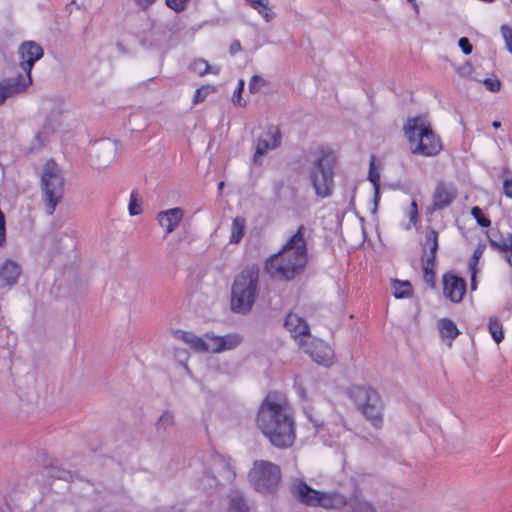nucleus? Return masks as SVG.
Listing matches in <instances>:
<instances>
[{
    "label": "nucleus",
    "mask_w": 512,
    "mask_h": 512,
    "mask_svg": "<svg viewBox=\"0 0 512 512\" xmlns=\"http://www.w3.org/2000/svg\"><path fill=\"white\" fill-rule=\"evenodd\" d=\"M256 422L273 446L283 449L294 443L296 438L294 420L281 394L277 392L267 394L258 410Z\"/></svg>",
    "instance_id": "1"
},
{
    "label": "nucleus",
    "mask_w": 512,
    "mask_h": 512,
    "mask_svg": "<svg viewBox=\"0 0 512 512\" xmlns=\"http://www.w3.org/2000/svg\"><path fill=\"white\" fill-rule=\"evenodd\" d=\"M307 232L308 229L300 225L281 250L266 260L264 269L271 277L290 281L304 271L309 260Z\"/></svg>",
    "instance_id": "2"
},
{
    "label": "nucleus",
    "mask_w": 512,
    "mask_h": 512,
    "mask_svg": "<svg viewBox=\"0 0 512 512\" xmlns=\"http://www.w3.org/2000/svg\"><path fill=\"white\" fill-rule=\"evenodd\" d=\"M259 267H245L235 278L231 287V310L236 314L247 315L258 297Z\"/></svg>",
    "instance_id": "3"
},
{
    "label": "nucleus",
    "mask_w": 512,
    "mask_h": 512,
    "mask_svg": "<svg viewBox=\"0 0 512 512\" xmlns=\"http://www.w3.org/2000/svg\"><path fill=\"white\" fill-rule=\"evenodd\" d=\"M412 154L433 157L442 150L441 139L431 124L422 117L409 118L403 127Z\"/></svg>",
    "instance_id": "4"
},
{
    "label": "nucleus",
    "mask_w": 512,
    "mask_h": 512,
    "mask_svg": "<svg viewBox=\"0 0 512 512\" xmlns=\"http://www.w3.org/2000/svg\"><path fill=\"white\" fill-rule=\"evenodd\" d=\"M349 396L373 427L380 429L383 426L384 403L375 389L353 386L349 390Z\"/></svg>",
    "instance_id": "5"
},
{
    "label": "nucleus",
    "mask_w": 512,
    "mask_h": 512,
    "mask_svg": "<svg viewBox=\"0 0 512 512\" xmlns=\"http://www.w3.org/2000/svg\"><path fill=\"white\" fill-rule=\"evenodd\" d=\"M335 157L330 150L321 149L309 171V178L317 196L329 197L334 188Z\"/></svg>",
    "instance_id": "6"
},
{
    "label": "nucleus",
    "mask_w": 512,
    "mask_h": 512,
    "mask_svg": "<svg viewBox=\"0 0 512 512\" xmlns=\"http://www.w3.org/2000/svg\"><path fill=\"white\" fill-rule=\"evenodd\" d=\"M41 187L46 212L48 215H52L64 193V177L60 167L53 160L47 161L44 165Z\"/></svg>",
    "instance_id": "7"
},
{
    "label": "nucleus",
    "mask_w": 512,
    "mask_h": 512,
    "mask_svg": "<svg viewBox=\"0 0 512 512\" xmlns=\"http://www.w3.org/2000/svg\"><path fill=\"white\" fill-rule=\"evenodd\" d=\"M248 478L252 487L258 493L272 495L276 493L281 481V469L272 462L258 460L254 462Z\"/></svg>",
    "instance_id": "8"
},
{
    "label": "nucleus",
    "mask_w": 512,
    "mask_h": 512,
    "mask_svg": "<svg viewBox=\"0 0 512 512\" xmlns=\"http://www.w3.org/2000/svg\"><path fill=\"white\" fill-rule=\"evenodd\" d=\"M290 492L297 501L306 506L328 508L332 501L328 493L313 489L301 479H294L291 482Z\"/></svg>",
    "instance_id": "9"
},
{
    "label": "nucleus",
    "mask_w": 512,
    "mask_h": 512,
    "mask_svg": "<svg viewBox=\"0 0 512 512\" xmlns=\"http://www.w3.org/2000/svg\"><path fill=\"white\" fill-rule=\"evenodd\" d=\"M211 471V475H206L201 480V484L204 489L207 487L212 489L219 485L231 484L236 477V473L231 466L230 460L221 455L214 457Z\"/></svg>",
    "instance_id": "10"
},
{
    "label": "nucleus",
    "mask_w": 512,
    "mask_h": 512,
    "mask_svg": "<svg viewBox=\"0 0 512 512\" xmlns=\"http://www.w3.org/2000/svg\"><path fill=\"white\" fill-rule=\"evenodd\" d=\"M18 54L21 59L20 67L26 73V82H29L30 85L32 83L31 70L34 64L43 57V48L34 41H25L20 45Z\"/></svg>",
    "instance_id": "11"
},
{
    "label": "nucleus",
    "mask_w": 512,
    "mask_h": 512,
    "mask_svg": "<svg viewBox=\"0 0 512 512\" xmlns=\"http://www.w3.org/2000/svg\"><path fill=\"white\" fill-rule=\"evenodd\" d=\"M300 346L316 363L328 366L332 362L333 351L324 341L316 338L310 341L301 339Z\"/></svg>",
    "instance_id": "12"
},
{
    "label": "nucleus",
    "mask_w": 512,
    "mask_h": 512,
    "mask_svg": "<svg viewBox=\"0 0 512 512\" xmlns=\"http://www.w3.org/2000/svg\"><path fill=\"white\" fill-rule=\"evenodd\" d=\"M281 140L282 135L280 129L275 126L269 127L257 141L254 163L261 164L262 157L265 156L269 150L278 148L281 145Z\"/></svg>",
    "instance_id": "13"
},
{
    "label": "nucleus",
    "mask_w": 512,
    "mask_h": 512,
    "mask_svg": "<svg viewBox=\"0 0 512 512\" xmlns=\"http://www.w3.org/2000/svg\"><path fill=\"white\" fill-rule=\"evenodd\" d=\"M205 338L210 341V353H221L236 348L243 340L237 333H231L224 336L215 335L213 332L205 334Z\"/></svg>",
    "instance_id": "14"
},
{
    "label": "nucleus",
    "mask_w": 512,
    "mask_h": 512,
    "mask_svg": "<svg viewBox=\"0 0 512 512\" xmlns=\"http://www.w3.org/2000/svg\"><path fill=\"white\" fill-rule=\"evenodd\" d=\"M28 86L29 82H26V78L22 74L0 81V106L3 105L8 98L24 92Z\"/></svg>",
    "instance_id": "15"
},
{
    "label": "nucleus",
    "mask_w": 512,
    "mask_h": 512,
    "mask_svg": "<svg viewBox=\"0 0 512 512\" xmlns=\"http://www.w3.org/2000/svg\"><path fill=\"white\" fill-rule=\"evenodd\" d=\"M444 295L452 302L458 303L463 299L466 292V282L463 278L453 274L443 276Z\"/></svg>",
    "instance_id": "16"
},
{
    "label": "nucleus",
    "mask_w": 512,
    "mask_h": 512,
    "mask_svg": "<svg viewBox=\"0 0 512 512\" xmlns=\"http://www.w3.org/2000/svg\"><path fill=\"white\" fill-rule=\"evenodd\" d=\"M22 268L14 260L6 259L0 265V289L15 286L21 275Z\"/></svg>",
    "instance_id": "17"
},
{
    "label": "nucleus",
    "mask_w": 512,
    "mask_h": 512,
    "mask_svg": "<svg viewBox=\"0 0 512 512\" xmlns=\"http://www.w3.org/2000/svg\"><path fill=\"white\" fill-rule=\"evenodd\" d=\"M184 216V211L180 207L160 211L157 214V220L161 227L165 229V234L172 233L180 224Z\"/></svg>",
    "instance_id": "18"
},
{
    "label": "nucleus",
    "mask_w": 512,
    "mask_h": 512,
    "mask_svg": "<svg viewBox=\"0 0 512 512\" xmlns=\"http://www.w3.org/2000/svg\"><path fill=\"white\" fill-rule=\"evenodd\" d=\"M59 116L60 112L53 113L51 117H48L43 125V129L36 133L34 141L32 143V150L42 148L47 142L49 135L54 132V130L59 125Z\"/></svg>",
    "instance_id": "19"
},
{
    "label": "nucleus",
    "mask_w": 512,
    "mask_h": 512,
    "mask_svg": "<svg viewBox=\"0 0 512 512\" xmlns=\"http://www.w3.org/2000/svg\"><path fill=\"white\" fill-rule=\"evenodd\" d=\"M455 198L456 192L451 186L439 183L433 194V208L435 210H442L448 207Z\"/></svg>",
    "instance_id": "20"
},
{
    "label": "nucleus",
    "mask_w": 512,
    "mask_h": 512,
    "mask_svg": "<svg viewBox=\"0 0 512 512\" xmlns=\"http://www.w3.org/2000/svg\"><path fill=\"white\" fill-rule=\"evenodd\" d=\"M284 326L291 333L293 338H299L301 336L310 338L309 325L296 313L290 312L287 314Z\"/></svg>",
    "instance_id": "21"
},
{
    "label": "nucleus",
    "mask_w": 512,
    "mask_h": 512,
    "mask_svg": "<svg viewBox=\"0 0 512 512\" xmlns=\"http://www.w3.org/2000/svg\"><path fill=\"white\" fill-rule=\"evenodd\" d=\"M177 339L188 344L196 352H210V341L205 336L199 337L192 332L177 330L174 332Z\"/></svg>",
    "instance_id": "22"
},
{
    "label": "nucleus",
    "mask_w": 512,
    "mask_h": 512,
    "mask_svg": "<svg viewBox=\"0 0 512 512\" xmlns=\"http://www.w3.org/2000/svg\"><path fill=\"white\" fill-rule=\"evenodd\" d=\"M438 250V232L432 228L425 233V242L423 244L422 261H428V265L436 261Z\"/></svg>",
    "instance_id": "23"
},
{
    "label": "nucleus",
    "mask_w": 512,
    "mask_h": 512,
    "mask_svg": "<svg viewBox=\"0 0 512 512\" xmlns=\"http://www.w3.org/2000/svg\"><path fill=\"white\" fill-rule=\"evenodd\" d=\"M438 329L443 339H448V346H452V341L459 335V330L456 324L448 319L443 318L438 322Z\"/></svg>",
    "instance_id": "24"
},
{
    "label": "nucleus",
    "mask_w": 512,
    "mask_h": 512,
    "mask_svg": "<svg viewBox=\"0 0 512 512\" xmlns=\"http://www.w3.org/2000/svg\"><path fill=\"white\" fill-rule=\"evenodd\" d=\"M245 2L255 9L266 22L272 21L276 16L269 8V0H245Z\"/></svg>",
    "instance_id": "25"
},
{
    "label": "nucleus",
    "mask_w": 512,
    "mask_h": 512,
    "mask_svg": "<svg viewBox=\"0 0 512 512\" xmlns=\"http://www.w3.org/2000/svg\"><path fill=\"white\" fill-rule=\"evenodd\" d=\"M391 287L393 290V295L397 299L408 298L412 295V285L407 280H392Z\"/></svg>",
    "instance_id": "26"
},
{
    "label": "nucleus",
    "mask_w": 512,
    "mask_h": 512,
    "mask_svg": "<svg viewBox=\"0 0 512 512\" xmlns=\"http://www.w3.org/2000/svg\"><path fill=\"white\" fill-rule=\"evenodd\" d=\"M488 239L494 250L505 253V255L509 252V237L505 239L498 231L492 230L488 234Z\"/></svg>",
    "instance_id": "27"
},
{
    "label": "nucleus",
    "mask_w": 512,
    "mask_h": 512,
    "mask_svg": "<svg viewBox=\"0 0 512 512\" xmlns=\"http://www.w3.org/2000/svg\"><path fill=\"white\" fill-rule=\"evenodd\" d=\"M245 220L236 217L232 222L230 243H239L244 236Z\"/></svg>",
    "instance_id": "28"
},
{
    "label": "nucleus",
    "mask_w": 512,
    "mask_h": 512,
    "mask_svg": "<svg viewBox=\"0 0 512 512\" xmlns=\"http://www.w3.org/2000/svg\"><path fill=\"white\" fill-rule=\"evenodd\" d=\"M489 332L496 343H500L503 338V327L500 320L496 317H491L488 323Z\"/></svg>",
    "instance_id": "29"
},
{
    "label": "nucleus",
    "mask_w": 512,
    "mask_h": 512,
    "mask_svg": "<svg viewBox=\"0 0 512 512\" xmlns=\"http://www.w3.org/2000/svg\"><path fill=\"white\" fill-rule=\"evenodd\" d=\"M45 470L47 475L55 479H61L68 482L72 481L73 479V474L71 471L58 466L51 465L50 467H47Z\"/></svg>",
    "instance_id": "30"
},
{
    "label": "nucleus",
    "mask_w": 512,
    "mask_h": 512,
    "mask_svg": "<svg viewBox=\"0 0 512 512\" xmlns=\"http://www.w3.org/2000/svg\"><path fill=\"white\" fill-rule=\"evenodd\" d=\"M229 512H249V507L242 495H235L230 499Z\"/></svg>",
    "instance_id": "31"
},
{
    "label": "nucleus",
    "mask_w": 512,
    "mask_h": 512,
    "mask_svg": "<svg viewBox=\"0 0 512 512\" xmlns=\"http://www.w3.org/2000/svg\"><path fill=\"white\" fill-rule=\"evenodd\" d=\"M193 70L198 73L199 75L203 76L207 73H215L217 74L219 72V68L211 67L208 63V61L204 59H198L192 64Z\"/></svg>",
    "instance_id": "32"
},
{
    "label": "nucleus",
    "mask_w": 512,
    "mask_h": 512,
    "mask_svg": "<svg viewBox=\"0 0 512 512\" xmlns=\"http://www.w3.org/2000/svg\"><path fill=\"white\" fill-rule=\"evenodd\" d=\"M424 281L432 288L435 287V262L428 265V261H422Z\"/></svg>",
    "instance_id": "33"
},
{
    "label": "nucleus",
    "mask_w": 512,
    "mask_h": 512,
    "mask_svg": "<svg viewBox=\"0 0 512 512\" xmlns=\"http://www.w3.org/2000/svg\"><path fill=\"white\" fill-rule=\"evenodd\" d=\"M128 210L131 216L139 215L142 212L139 194L135 190L130 194Z\"/></svg>",
    "instance_id": "34"
},
{
    "label": "nucleus",
    "mask_w": 512,
    "mask_h": 512,
    "mask_svg": "<svg viewBox=\"0 0 512 512\" xmlns=\"http://www.w3.org/2000/svg\"><path fill=\"white\" fill-rule=\"evenodd\" d=\"M471 214L479 226L487 228L491 225L490 219L484 215L480 207L474 206L471 209Z\"/></svg>",
    "instance_id": "35"
},
{
    "label": "nucleus",
    "mask_w": 512,
    "mask_h": 512,
    "mask_svg": "<svg viewBox=\"0 0 512 512\" xmlns=\"http://www.w3.org/2000/svg\"><path fill=\"white\" fill-rule=\"evenodd\" d=\"M174 424V416L172 413L165 411L159 418L157 422V429L164 431L167 430V428L171 427Z\"/></svg>",
    "instance_id": "36"
},
{
    "label": "nucleus",
    "mask_w": 512,
    "mask_h": 512,
    "mask_svg": "<svg viewBox=\"0 0 512 512\" xmlns=\"http://www.w3.org/2000/svg\"><path fill=\"white\" fill-rule=\"evenodd\" d=\"M368 180L373 184V186H380V173L375 167V158L374 156L371 158L369 172H368Z\"/></svg>",
    "instance_id": "37"
},
{
    "label": "nucleus",
    "mask_w": 512,
    "mask_h": 512,
    "mask_svg": "<svg viewBox=\"0 0 512 512\" xmlns=\"http://www.w3.org/2000/svg\"><path fill=\"white\" fill-rule=\"evenodd\" d=\"M266 84V81L259 75H254L249 82V91L252 94L259 92L262 86Z\"/></svg>",
    "instance_id": "38"
},
{
    "label": "nucleus",
    "mask_w": 512,
    "mask_h": 512,
    "mask_svg": "<svg viewBox=\"0 0 512 512\" xmlns=\"http://www.w3.org/2000/svg\"><path fill=\"white\" fill-rule=\"evenodd\" d=\"M354 512H377L372 503L366 500H358L353 507Z\"/></svg>",
    "instance_id": "39"
},
{
    "label": "nucleus",
    "mask_w": 512,
    "mask_h": 512,
    "mask_svg": "<svg viewBox=\"0 0 512 512\" xmlns=\"http://www.w3.org/2000/svg\"><path fill=\"white\" fill-rule=\"evenodd\" d=\"M501 34L505 41L507 49L512 54V28H510L507 25H502L501 26Z\"/></svg>",
    "instance_id": "40"
},
{
    "label": "nucleus",
    "mask_w": 512,
    "mask_h": 512,
    "mask_svg": "<svg viewBox=\"0 0 512 512\" xmlns=\"http://www.w3.org/2000/svg\"><path fill=\"white\" fill-rule=\"evenodd\" d=\"M190 0H166V4L169 8L176 12L184 11Z\"/></svg>",
    "instance_id": "41"
},
{
    "label": "nucleus",
    "mask_w": 512,
    "mask_h": 512,
    "mask_svg": "<svg viewBox=\"0 0 512 512\" xmlns=\"http://www.w3.org/2000/svg\"><path fill=\"white\" fill-rule=\"evenodd\" d=\"M483 84L491 92H498L501 89V82L498 79L486 78L483 80Z\"/></svg>",
    "instance_id": "42"
},
{
    "label": "nucleus",
    "mask_w": 512,
    "mask_h": 512,
    "mask_svg": "<svg viewBox=\"0 0 512 512\" xmlns=\"http://www.w3.org/2000/svg\"><path fill=\"white\" fill-rule=\"evenodd\" d=\"M6 243V222L5 215L0 209V247H4Z\"/></svg>",
    "instance_id": "43"
},
{
    "label": "nucleus",
    "mask_w": 512,
    "mask_h": 512,
    "mask_svg": "<svg viewBox=\"0 0 512 512\" xmlns=\"http://www.w3.org/2000/svg\"><path fill=\"white\" fill-rule=\"evenodd\" d=\"M458 46L461 48L462 52L465 55H469L472 53L473 46L467 37H461L458 40Z\"/></svg>",
    "instance_id": "44"
},
{
    "label": "nucleus",
    "mask_w": 512,
    "mask_h": 512,
    "mask_svg": "<svg viewBox=\"0 0 512 512\" xmlns=\"http://www.w3.org/2000/svg\"><path fill=\"white\" fill-rule=\"evenodd\" d=\"M242 92H243V90L238 89L236 87V89H235V91L233 93V97H232V102L235 105L240 106V107L246 106V101L243 100V98H242Z\"/></svg>",
    "instance_id": "45"
},
{
    "label": "nucleus",
    "mask_w": 512,
    "mask_h": 512,
    "mask_svg": "<svg viewBox=\"0 0 512 512\" xmlns=\"http://www.w3.org/2000/svg\"><path fill=\"white\" fill-rule=\"evenodd\" d=\"M503 192L507 197L512 198V177L504 180Z\"/></svg>",
    "instance_id": "46"
},
{
    "label": "nucleus",
    "mask_w": 512,
    "mask_h": 512,
    "mask_svg": "<svg viewBox=\"0 0 512 512\" xmlns=\"http://www.w3.org/2000/svg\"><path fill=\"white\" fill-rule=\"evenodd\" d=\"M483 254V249L481 247H478L474 253H473V257H472V260L470 262V269L472 268H475L476 267V264L478 262V260L481 258Z\"/></svg>",
    "instance_id": "47"
},
{
    "label": "nucleus",
    "mask_w": 512,
    "mask_h": 512,
    "mask_svg": "<svg viewBox=\"0 0 512 512\" xmlns=\"http://www.w3.org/2000/svg\"><path fill=\"white\" fill-rule=\"evenodd\" d=\"M417 216H418V209H417V204L415 201H412L411 202V210H410V213H409V218H410V221L412 223H416L417 221Z\"/></svg>",
    "instance_id": "48"
},
{
    "label": "nucleus",
    "mask_w": 512,
    "mask_h": 512,
    "mask_svg": "<svg viewBox=\"0 0 512 512\" xmlns=\"http://www.w3.org/2000/svg\"><path fill=\"white\" fill-rule=\"evenodd\" d=\"M155 1L156 0H134L136 5L143 10L148 9Z\"/></svg>",
    "instance_id": "49"
},
{
    "label": "nucleus",
    "mask_w": 512,
    "mask_h": 512,
    "mask_svg": "<svg viewBox=\"0 0 512 512\" xmlns=\"http://www.w3.org/2000/svg\"><path fill=\"white\" fill-rule=\"evenodd\" d=\"M242 49L241 43L239 40H234L229 48V52L231 55H235L236 53L240 52Z\"/></svg>",
    "instance_id": "50"
},
{
    "label": "nucleus",
    "mask_w": 512,
    "mask_h": 512,
    "mask_svg": "<svg viewBox=\"0 0 512 512\" xmlns=\"http://www.w3.org/2000/svg\"><path fill=\"white\" fill-rule=\"evenodd\" d=\"M505 259L510 268H512V233L509 234V252L505 255Z\"/></svg>",
    "instance_id": "51"
},
{
    "label": "nucleus",
    "mask_w": 512,
    "mask_h": 512,
    "mask_svg": "<svg viewBox=\"0 0 512 512\" xmlns=\"http://www.w3.org/2000/svg\"><path fill=\"white\" fill-rule=\"evenodd\" d=\"M205 95L202 92V89H197L194 94L193 102L194 104L200 103L204 101Z\"/></svg>",
    "instance_id": "52"
},
{
    "label": "nucleus",
    "mask_w": 512,
    "mask_h": 512,
    "mask_svg": "<svg viewBox=\"0 0 512 512\" xmlns=\"http://www.w3.org/2000/svg\"><path fill=\"white\" fill-rule=\"evenodd\" d=\"M471 289L475 290L477 288V281H476V268L471 269Z\"/></svg>",
    "instance_id": "53"
},
{
    "label": "nucleus",
    "mask_w": 512,
    "mask_h": 512,
    "mask_svg": "<svg viewBox=\"0 0 512 512\" xmlns=\"http://www.w3.org/2000/svg\"><path fill=\"white\" fill-rule=\"evenodd\" d=\"M380 199V186H374V202L377 206V203Z\"/></svg>",
    "instance_id": "54"
},
{
    "label": "nucleus",
    "mask_w": 512,
    "mask_h": 512,
    "mask_svg": "<svg viewBox=\"0 0 512 512\" xmlns=\"http://www.w3.org/2000/svg\"><path fill=\"white\" fill-rule=\"evenodd\" d=\"M244 86H245V82H244V80L240 79V80L238 81L237 88H238V89H241V90H244Z\"/></svg>",
    "instance_id": "55"
},
{
    "label": "nucleus",
    "mask_w": 512,
    "mask_h": 512,
    "mask_svg": "<svg viewBox=\"0 0 512 512\" xmlns=\"http://www.w3.org/2000/svg\"><path fill=\"white\" fill-rule=\"evenodd\" d=\"M492 126L495 128V129H498L501 127V122L500 121H493L492 122Z\"/></svg>",
    "instance_id": "56"
},
{
    "label": "nucleus",
    "mask_w": 512,
    "mask_h": 512,
    "mask_svg": "<svg viewBox=\"0 0 512 512\" xmlns=\"http://www.w3.org/2000/svg\"><path fill=\"white\" fill-rule=\"evenodd\" d=\"M223 185H224V183H223V182H220V183H219V185H218V188H219V189H222Z\"/></svg>",
    "instance_id": "57"
},
{
    "label": "nucleus",
    "mask_w": 512,
    "mask_h": 512,
    "mask_svg": "<svg viewBox=\"0 0 512 512\" xmlns=\"http://www.w3.org/2000/svg\"><path fill=\"white\" fill-rule=\"evenodd\" d=\"M407 1L411 3V2H413L414 0H407Z\"/></svg>",
    "instance_id": "58"
},
{
    "label": "nucleus",
    "mask_w": 512,
    "mask_h": 512,
    "mask_svg": "<svg viewBox=\"0 0 512 512\" xmlns=\"http://www.w3.org/2000/svg\"><path fill=\"white\" fill-rule=\"evenodd\" d=\"M511 2H512V0H511Z\"/></svg>",
    "instance_id": "59"
}]
</instances>
